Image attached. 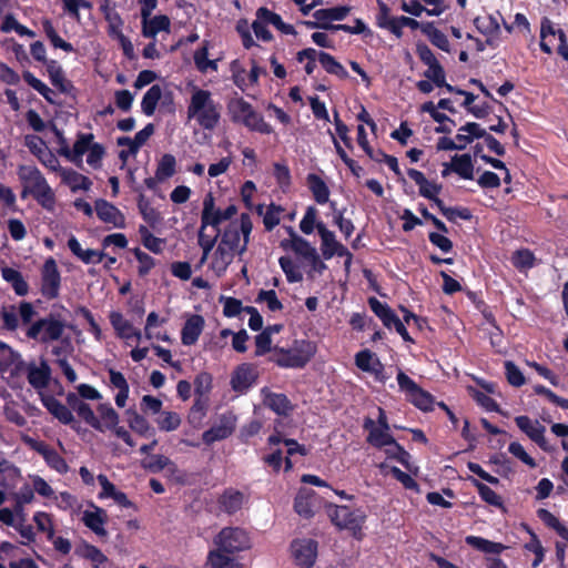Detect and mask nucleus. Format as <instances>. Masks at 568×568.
Returning <instances> with one entry per match:
<instances>
[{
	"mask_svg": "<svg viewBox=\"0 0 568 568\" xmlns=\"http://www.w3.org/2000/svg\"><path fill=\"white\" fill-rule=\"evenodd\" d=\"M252 222L248 214H241L232 221L224 232L199 233L197 243L202 248L199 264H206L207 274L222 277L236 255H242L248 244Z\"/></svg>",
	"mask_w": 568,
	"mask_h": 568,
	"instance_id": "nucleus-1",
	"label": "nucleus"
},
{
	"mask_svg": "<svg viewBox=\"0 0 568 568\" xmlns=\"http://www.w3.org/2000/svg\"><path fill=\"white\" fill-rule=\"evenodd\" d=\"M186 118L204 130H214L221 119V105L209 90L193 85L186 108Z\"/></svg>",
	"mask_w": 568,
	"mask_h": 568,
	"instance_id": "nucleus-2",
	"label": "nucleus"
},
{
	"mask_svg": "<svg viewBox=\"0 0 568 568\" xmlns=\"http://www.w3.org/2000/svg\"><path fill=\"white\" fill-rule=\"evenodd\" d=\"M18 175L23 185V196L29 193L43 209L48 211L54 209V192L36 166L22 165L19 168Z\"/></svg>",
	"mask_w": 568,
	"mask_h": 568,
	"instance_id": "nucleus-3",
	"label": "nucleus"
},
{
	"mask_svg": "<svg viewBox=\"0 0 568 568\" xmlns=\"http://www.w3.org/2000/svg\"><path fill=\"white\" fill-rule=\"evenodd\" d=\"M317 346L308 339H295L290 348L274 347L272 361L283 368H302L316 354Z\"/></svg>",
	"mask_w": 568,
	"mask_h": 568,
	"instance_id": "nucleus-4",
	"label": "nucleus"
},
{
	"mask_svg": "<svg viewBox=\"0 0 568 568\" xmlns=\"http://www.w3.org/2000/svg\"><path fill=\"white\" fill-rule=\"evenodd\" d=\"M229 113L234 122L244 124L252 131L270 134L272 126L255 112L252 105L242 98L232 99L227 105Z\"/></svg>",
	"mask_w": 568,
	"mask_h": 568,
	"instance_id": "nucleus-5",
	"label": "nucleus"
},
{
	"mask_svg": "<svg viewBox=\"0 0 568 568\" xmlns=\"http://www.w3.org/2000/svg\"><path fill=\"white\" fill-rule=\"evenodd\" d=\"M332 523L341 529L349 530L355 537H361L366 514L361 508L348 506H333L328 511Z\"/></svg>",
	"mask_w": 568,
	"mask_h": 568,
	"instance_id": "nucleus-6",
	"label": "nucleus"
},
{
	"mask_svg": "<svg viewBox=\"0 0 568 568\" xmlns=\"http://www.w3.org/2000/svg\"><path fill=\"white\" fill-rule=\"evenodd\" d=\"M220 550L227 554L244 551L251 548L252 542L248 534L237 527L223 528L213 539Z\"/></svg>",
	"mask_w": 568,
	"mask_h": 568,
	"instance_id": "nucleus-7",
	"label": "nucleus"
},
{
	"mask_svg": "<svg viewBox=\"0 0 568 568\" xmlns=\"http://www.w3.org/2000/svg\"><path fill=\"white\" fill-rule=\"evenodd\" d=\"M236 213L234 205H229L224 210H220L215 206V200L212 193L206 194L203 200V210L201 214V226L199 233H207L209 226L217 229V226L227 220H231ZM214 232H219L215 230Z\"/></svg>",
	"mask_w": 568,
	"mask_h": 568,
	"instance_id": "nucleus-8",
	"label": "nucleus"
},
{
	"mask_svg": "<svg viewBox=\"0 0 568 568\" xmlns=\"http://www.w3.org/2000/svg\"><path fill=\"white\" fill-rule=\"evenodd\" d=\"M364 429L368 432L367 443L377 448L390 443L393 435L390 434L386 413L383 408H377V419L366 418L364 420Z\"/></svg>",
	"mask_w": 568,
	"mask_h": 568,
	"instance_id": "nucleus-9",
	"label": "nucleus"
},
{
	"mask_svg": "<svg viewBox=\"0 0 568 568\" xmlns=\"http://www.w3.org/2000/svg\"><path fill=\"white\" fill-rule=\"evenodd\" d=\"M540 48L545 53H551L555 40H558L557 51L568 61V43L565 32L556 28L555 24L547 18L542 19L540 26Z\"/></svg>",
	"mask_w": 568,
	"mask_h": 568,
	"instance_id": "nucleus-10",
	"label": "nucleus"
},
{
	"mask_svg": "<svg viewBox=\"0 0 568 568\" xmlns=\"http://www.w3.org/2000/svg\"><path fill=\"white\" fill-rule=\"evenodd\" d=\"M64 325L54 318H42L34 322L27 331V336L31 339L48 343L61 337Z\"/></svg>",
	"mask_w": 568,
	"mask_h": 568,
	"instance_id": "nucleus-11",
	"label": "nucleus"
},
{
	"mask_svg": "<svg viewBox=\"0 0 568 568\" xmlns=\"http://www.w3.org/2000/svg\"><path fill=\"white\" fill-rule=\"evenodd\" d=\"M291 552L300 568H311L317 558V542L312 539H296L291 544Z\"/></svg>",
	"mask_w": 568,
	"mask_h": 568,
	"instance_id": "nucleus-12",
	"label": "nucleus"
},
{
	"mask_svg": "<svg viewBox=\"0 0 568 568\" xmlns=\"http://www.w3.org/2000/svg\"><path fill=\"white\" fill-rule=\"evenodd\" d=\"M94 136L91 133H79L73 148H70L63 140L59 149V154L74 163L77 166H81L83 162V155L88 153L89 148L93 143Z\"/></svg>",
	"mask_w": 568,
	"mask_h": 568,
	"instance_id": "nucleus-13",
	"label": "nucleus"
},
{
	"mask_svg": "<svg viewBox=\"0 0 568 568\" xmlns=\"http://www.w3.org/2000/svg\"><path fill=\"white\" fill-rule=\"evenodd\" d=\"M61 276L54 258L45 260L41 268V292L47 298H54L59 294Z\"/></svg>",
	"mask_w": 568,
	"mask_h": 568,
	"instance_id": "nucleus-14",
	"label": "nucleus"
},
{
	"mask_svg": "<svg viewBox=\"0 0 568 568\" xmlns=\"http://www.w3.org/2000/svg\"><path fill=\"white\" fill-rule=\"evenodd\" d=\"M355 365L361 371L371 374L376 382L384 384L388 379L384 365L377 355L369 349L361 351L355 355Z\"/></svg>",
	"mask_w": 568,
	"mask_h": 568,
	"instance_id": "nucleus-15",
	"label": "nucleus"
},
{
	"mask_svg": "<svg viewBox=\"0 0 568 568\" xmlns=\"http://www.w3.org/2000/svg\"><path fill=\"white\" fill-rule=\"evenodd\" d=\"M94 211L98 219L108 224L110 229H124L125 216L112 203L106 200L99 199L94 202Z\"/></svg>",
	"mask_w": 568,
	"mask_h": 568,
	"instance_id": "nucleus-16",
	"label": "nucleus"
},
{
	"mask_svg": "<svg viewBox=\"0 0 568 568\" xmlns=\"http://www.w3.org/2000/svg\"><path fill=\"white\" fill-rule=\"evenodd\" d=\"M316 230L321 237V251L325 260L335 255L343 257L344 254H347V248L336 240L334 232L329 231L323 222L320 221L316 224Z\"/></svg>",
	"mask_w": 568,
	"mask_h": 568,
	"instance_id": "nucleus-17",
	"label": "nucleus"
},
{
	"mask_svg": "<svg viewBox=\"0 0 568 568\" xmlns=\"http://www.w3.org/2000/svg\"><path fill=\"white\" fill-rule=\"evenodd\" d=\"M235 426L236 417L231 413L223 414L210 429L203 433V440L206 444H212L225 439L232 435Z\"/></svg>",
	"mask_w": 568,
	"mask_h": 568,
	"instance_id": "nucleus-18",
	"label": "nucleus"
},
{
	"mask_svg": "<svg viewBox=\"0 0 568 568\" xmlns=\"http://www.w3.org/2000/svg\"><path fill=\"white\" fill-rule=\"evenodd\" d=\"M515 422L519 429L524 432L532 442H535L544 450H548V443L545 438V427L535 419L528 416H518Z\"/></svg>",
	"mask_w": 568,
	"mask_h": 568,
	"instance_id": "nucleus-19",
	"label": "nucleus"
},
{
	"mask_svg": "<svg viewBox=\"0 0 568 568\" xmlns=\"http://www.w3.org/2000/svg\"><path fill=\"white\" fill-rule=\"evenodd\" d=\"M256 377L257 373L255 367L252 364L243 363L232 373V389L237 393H244L255 383Z\"/></svg>",
	"mask_w": 568,
	"mask_h": 568,
	"instance_id": "nucleus-20",
	"label": "nucleus"
},
{
	"mask_svg": "<svg viewBox=\"0 0 568 568\" xmlns=\"http://www.w3.org/2000/svg\"><path fill=\"white\" fill-rule=\"evenodd\" d=\"M109 320L115 334L119 338L129 342L131 338H135L140 342L142 334L139 329L134 328L132 323L128 321L122 313L112 311L109 314Z\"/></svg>",
	"mask_w": 568,
	"mask_h": 568,
	"instance_id": "nucleus-21",
	"label": "nucleus"
},
{
	"mask_svg": "<svg viewBox=\"0 0 568 568\" xmlns=\"http://www.w3.org/2000/svg\"><path fill=\"white\" fill-rule=\"evenodd\" d=\"M26 369L28 382L32 387L43 389L48 386L51 369L44 359H41L39 363H28Z\"/></svg>",
	"mask_w": 568,
	"mask_h": 568,
	"instance_id": "nucleus-22",
	"label": "nucleus"
},
{
	"mask_svg": "<svg viewBox=\"0 0 568 568\" xmlns=\"http://www.w3.org/2000/svg\"><path fill=\"white\" fill-rule=\"evenodd\" d=\"M30 444L31 447L43 457L49 467L59 474H65L68 471L69 467L67 462L57 450L50 448L42 442L31 440Z\"/></svg>",
	"mask_w": 568,
	"mask_h": 568,
	"instance_id": "nucleus-23",
	"label": "nucleus"
},
{
	"mask_svg": "<svg viewBox=\"0 0 568 568\" xmlns=\"http://www.w3.org/2000/svg\"><path fill=\"white\" fill-rule=\"evenodd\" d=\"M351 11L347 6L332 7L325 9H318L313 13L314 19L320 21L321 29L334 30L333 21H341L345 19Z\"/></svg>",
	"mask_w": 568,
	"mask_h": 568,
	"instance_id": "nucleus-24",
	"label": "nucleus"
},
{
	"mask_svg": "<svg viewBox=\"0 0 568 568\" xmlns=\"http://www.w3.org/2000/svg\"><path fill=\"white\" fill-rule=\"evenodd\" d=\"M120 423V416L110 403H101L97 406V426L92 428L104 433L115 428Z\"/></svg>",
	"mask_w": 568,
	"mask_h": 568,
	"instance_id": "nucleus-25",
	"label": "nucleus"
},
{
	"mask_svg": "<svg viewBox=\"0 0 568 568\" xmlns=\"http://www.w3.org/2000/svg\"><path fill=\"white\" fill-rule=\"evenodd\" d=\"M204 328V318L201 315L193 314L189 316L182 327L181 341L185 346L195 344Z\"/></svg>",
	"mask_w": 568,
	"mask_h": 568,
	"instance_id": "nucleus-26",
	"label": "nucleus"
},
{
	"mask_svg": "<svg viewBox=\"0 0 568 568\" xmlns=\"http://www.w3.org/2000/svg\"><path fill=\"white\" fill-rule=\"evenodd\" d=\"M263 404L277 415H287L292 410V405L286 395L273 393L268 388L261 389Z\"/></svg>",
	"mask_w": 568,
	"mask_h": 568,
	"instance_id": "nucleus-27",
	"label": "nucleus"
},
{
	"mask_svg": "<svg viewBox=\"0 0 568 568\" xmlns=\"http://www.w3.org/2000/svg\"><path fill=\"white\" fill-rule=\"evenodd\" d=\"M82 521L98 536L106 535V530L104 528L106 523V513L104 509L97 506H91V508L83 511Z\"/></svg>",
	"mask_w": 568,
	"mask_h": 568,
	"instance_id": "nucleus-28",
	"label": "nucleus"
},
{
	"mask_svg": "<svg viewBox=\"0 0 568 568\" xmlns=\"http://www.w3.org/2000/svg\"><path fill=\"white\" fill-rule=\"evenodd\" d=\"M43 406L52 414L60 423L64 425L75 424L72 410L55 397L47 395L41 398Z\"/></svg>",
	"mask_w": 568,
	"mask_h": 568,
	"instance_id": "nucleus-29",
	"label": "nucleus"
},
{
	"mask_svg": "<svg viewBox=\"0 0 568 568\" xmlns=\"http://www.w3.org/2000/svg\"><path fill=\"white\" fill-rule=\"evenodd\" d=\"M270 453L263 457L265 464L278 473L282 468L283 460L285 462L284 452L281 446L283 445L282 436L280 434L271 435L267 439Z\"/></svg>",
	"mask_w": 568,
	"mask_h": 568,
	"instance_id": "nucleus-30",
	"label": "nucleus"
},
{
	"mask_svg": "<svg viewBox=\"0 0 568 568\" xmlns=\"http://www.w3.org/2000/svg\"><path fill=\"white\" fill-rule=\"evenodd\" d=\"M170 28V19L164 14L142 18V34L145 38L155 39L161 32L169 33Z\"/></svg>",
	"mask_w": 568,
	"mask_h": 568,
	"instance_id": "nucleus-31",
	"label": "nucleus"
},
{
	"mask_svg": "<svg viewBox=\"0 0 568 568\" xmlns=\"http://www.w3.org/2000/svg\"><path fill=\"white\" fill-rule=\"evenodd\" d=\"M291 237L288 240H283L281 242V246L284 250H291L297 255L302 256L304 260H307L313 253L316 251L311 243L297 235L292 227L288 229Z\"/></svg>",
	"mask_w": 568,
	"mask_h": 568,
	"instance_id": "nucleus-32",
	"label": "nucleus"
},
{
	"mask_svg": "<svg viewBox=\"0 0 568 568\" xmlns=\"http://www.w3.org/2000/svg\"><path fill=\"white\" fill-rule=\"evenodd\" d=\"M474 23L477 30L487 37V44L493 45L500 33L498 17L491 14L478 17L474 20Z\"/></svg>",
	"mask_w": 568,
	"mask_h": 568,
	"instance_id": "nucleus-33",
	"label": "nucleus"
},
{
	"mask_svg": "<svg viewBox=\"0 0 568 568\" xmlns=\"http://www.w3.org/2000/svg\"><path fill=\"white\" fill-rule=\"evenodd\" d=\"M108 373L111 386L118 389V393L114 396L115 405L120 408H123L126 405V400L129 398L130 393V387L126 382V378L121 372H118L113 368H110Z\"/></svg>",
	"mask_w": 568,
	"mask_h": 568,
	"instance_id": "nucleus-34",
	"label": "nucleus"
},
{
	"mask_svg": "<svg viewBox=\"0 0 568 568\" xmlns=\"http://www.w3.org/2000/svg\"><path fill=\"white\" fill-rule=\"evenodd\" d=\"M484 134L485 130L478 123L469 122L460 126L455 135L458 150H464L474 139L481 138Z\"/></svg>",
	"mask_w": 568,
	"mask_h": 568,
	"instance_id": "nucleus-35",
	"label": "nucleus"
},
{
	"mask_svg": "<svg viewBox=\"0 0 568 568\" xmlns=\"http://www.w3.org/2000/svg\"><path fill=\"white\" fill-rule=\"evenodd\" d=\"M75 555L91 561L94 568H101L108 561L106 556L98 547L85 541L75 547Z\"/></svg>",
	"mask_w": 568,
	"mask_h": 568,
	"instance_id": "nucleus-36",
	"label": "nucleus"
},
{
	"mask_svg": "<svg viewBox=\"0 0 568 568\" xmlns=\"http://www.w3.org/2000/svg\"><path fill=\"white\" fill-rule=\"evenodd\" d=\"M60 176L71 191H89L92 182L84 175L78 173L72 169L61 170Z\"/></svg>",
	"mask_w": 568,
	"mask_h": 568,
	"instance_id": "nucleus-37",
	"label": "nucleus"
},
{
	"mask_svg": "<svg viewBox=\"0 0 568 568\" xmlns=\"http://www.w3.org/2000/svg\"><path fill=\"white\" fill-rule=\"evenodd\" d=\"M1 276L6 282H8L12 286L17 295L24 296L28 294L29 285L24 281L22 274L19 271L6 266L1 268Z\"/></svg>",
	"mask_w": 568,
	"mask_h": 568,
	"instance_id": "nucleus-38",
	"label": "nucleus"
},
{
	"mask_svg": "<svg viewBox=\"0 0 568 568\" xmlns=\"http://www.w3.org/2000/svg\"><path fill=\"white\" fill-rule=\"evenodd\" d=\"M223 550H210L206 558V566L209 568H243V565L233 558L229 557Z\"/></svg>",
	"mask_w": 568,
	"mask_h": 568,
	"instance_id": "nucleus-39",
	"label": "nucleus"
},
{
	"mask_svg": "<svg viewBox=\"0 0 568 568\" xmlns=\"http://www.w3.org/2000/svg\"><path fill=\"white\" fill-rule=\"evenodd\" d=\"M314 497L315 493L312 489L303 488L298 491L294 508L296 513L305 518L313 516L314 514Z\"/></svg>",
	"mask_w": 568,
	"mask_h": 568,
	"instance_id": "nucleus-40",
	"label": "nucleus"
},
{
	"mask_svg": "<svg viewBox=\"0 0 568 568\" xmlns=\"http://www.w3.org/2000/svg\"><path fill=\"white\" fill-rule=\"evenodd\" d=\"M307 186L318 204H325L329 199V190L326 183L316 174H308Z\"/></svg>",
	"mask_w": 568,
	"mask_h": 568,
	"instance_id": "nucleus-41",
	"label": "nucleus"
},
{
	"mask_svg": "<svg viewBox=\"0 0 568 568\" xmlns=\"http://www.w3.org/2000/svg\"><path fill=\"white\" fill-rule=\"evenodd\" d=\"M256 17L258 19H261V21L266 22L267 24L274 26L277 30H280L284 34H293L294 33V28L291 24L283 22L282 18L277 13H275L266 8H260L256 11Z\"/></svg>",
	"mask_w": 568,
	"mask_h": 568,
	"instance_id": "nucleus-42",
	"label": "nucleus"
},
{
	"mask_svg": "<svg viewBox=\"0 0 568 568\" xmlns=\"http://www.w3.org/2000/svg\"><path fill=\"white\" fill-rule=\"evenodd\" d=\"M452 171L464 180L474 179V165L469 154L455 155L452 160Z\"/></svg>",
	"mask_w": 568,
	"mask_h": 568,
	"instance_id": "nucleus-43",
	"label": "nucleus"
},
{
	"mask_svg": "<svg viewBox=\"0 0 568 568\" xmlns=\"http://www.w3.org/2000/svg\"><path fill=\"white\" fill-rule=\"evenodd\" d=\"M466 544L485 554L498 555L506 549V546L500 542L490 541L477 536H467Z\"/></svg>",
	"mask_w": 568,
	"mask_h": 568,
	"instance_id": "nucleus-44",
	"label": "nucleus"
},
{
	"mask_svg": "<svg viewBox=\"0 0 568 568\" xmlns=\"http://www.w3.org/2000/svg\"><path fill=\"white\" fill-rule=\"evenodd\" d=\"M423 33L428 38V40L438 49L449 52V41L444 32L437 29L432 22H428L422 27Z\"/></svg>",
	"mask_w": 568,
	"mask_h": 568,
	"instance_id": "nucleus-45",
	"label": "nucleus"
},
{
	"mask_svg": "<svg viewBox=\"0 0 568 568\" xmlns=\"http://www.w3.org/2000/svg\"><path fill=\"white\" fill-rule=\"evenodd\" d=\"M162 97V89L160 85H152L143 95L141 101L142 112L151 116L154 114L156 105Z\"/></svg>",
	"mask_w": 568,
	"mask_h": 568,
	"instance_id": "nucleus-46",
	"label": "nucleus"
},
{
	"mask_svg": "<svg viewBox=\"0 0 568 568\" xmlns=\"http://www.w3.org/2000/svg\"><path fill=\"white\" fill-rule=\"evenodd\" d=\"M369 306L388 328H392L395 321L399 320V317L386 304L375 297L369 300Z\"/></svg>",
	"mask_w": 568,
	"mask_h": 568,
	"instance_id": "nucleus-47",
	"label": "nucleus"
},
{
	"mask_svg": "<svg viewBox=\"0 0 568 568\" xmlns=\"http://www.w3.org/2000/svg\"><path fill=\"white\" fill-rule=\"evenodd\" d=\"M424 77L430 80L436 87H444L448 92L455 91V87L446 82L445 71L438 61L427 65Z\"/></svg>",
	"mask_w": 568,
	"mask_h": 568,
	"instance_id": "nucleus-48",
	"label": "nucleus"
},
{
	"mask_svg": "<svg viewBox=\"0 0 568 568\" xmlns=\"http://www.w3.org/2000/svg\"><path fill=\"white\" fill-rule=\"evenodd\" d=\"M144 467L153 473L166 470L171 475L178 470L176 465L164 455H152L148 462H145Z\"/></svg>",
	"mask_w": 568,
	"mask_h": 568,
	"instance_id": "nucleus-49",
	"label": "nucleus"
},
{
	"mask_svg": "<svg viewBox=\"0 0 568 568\" xmlns=\"http://www.w3.org/2000/svg\"><path fill=\"white\" fill-rule=\"evenodd\" d=\"M24 81L36 91H38L49 103H55V93L44 82L36 78L30 71L23 72Z\"/></svg>",
	"mask_w": 568,
	"mask_h": 568,
	"instance_id": "nucleus-50",
	"label": "nucleus"
},
{
	"mask_svg": "<svg viewBox=\"0 0 568 568\" xmlns=\"http://www.w3.org/2000/svg\"><path fill=\"white\" fill-rule=\"evenodd\" d=\"M468 480L477 488V491L480 496V498L495 507L501 508L503 507V499L499 495H497L491 488H489L487 485L480 483L476 478L469 477Z\"/></svg>",
	"mask_w": 568,
	"mask_h": 568,
	"instance_id": "nucleus-51",
	"label": "nucleus"
},
{
	"mask_svg": "<svg viewBox=\"0 0 568 568\" xmlns=\"http://www.w3.org/2000/svg\"><path fill=\"white\" fill-rule=\"evenodd\" d=\"M0 30L4 33L14 31L20 37H29L34 38L36 33L27 28L26 26L18 22V20L12 14H6L3 17L2 23L0 26Z\"/></svg>",
	"mask_w": 568,
	"mask_h": 568,
	"instance_id": "nucleus-52",
	"label": "nucleus"
},
{
	"mask_svg": "<svg viewBox=\"0 0 568 568\" xmlns=\"http://www.w3.org/2000/svg\"><path fill=\"white\" fill-rule=\"evenodd\" d=\"M243 501V494L232 489L226 490L220 500L222 508L230 514L237 511L242 507Z\"/></svg>",
	"mask_w": 568,
	"mask_h": 568,
	"instance_id": "nucleus-53",
	"label": "nucleus"
},
{
	"mask_svg": "<svg viewBox=\"0 0 568 568\" xmlns=\"http://www.w3.org/2000/svg\"><path fill=\"white\" fill-rule=\"evenodd\" d=\"M377 6L378 13L376 14V24L379 28L386 29L389 32H392L393 29H396L395 22L397 17H393L390 14L389 7L383 0H377Z\"/></svg>",
	"mask_w": 568,
	"mask_h": 568,
	"instance_id": "nucleus-54",
	"label": "nucleus"
},
{
	"mask_svg": "<svg viewBox=\"0 0 568 568\" xmlns=\"http://www.w3.org/2000/svg\"><path fill=\"white\" fill-rule=\"evenodd\" d=\"M155 422L160 430L173 432L180 427L181 416L175 412H161Z\"/></svg>",
	"mask_w": 568,
	"mask_h": 568,
	"instance_id": "nucleus-55",
	"label": "nucleus"
},
{
	"mask_svg": "<svg viewBox=\"0 0 568 568\" xmlns=\"http://www.w3.org/2000/svg\"><path fill=\"white\" fill-rule=\"evenodd\" d=\"M318 61L322 67L331 74L344 78L347 75L345 68L335 60V58L326 52L321 51L318 53Z\"/></svg>",
	"mask_w": 568,
	"mask_h": 568,
	"instance_id": "nucleus-56",
	"label": "nucleus"
},
{
	"mask_svg": "<svg viewBox=\"0 0 568 568\" xmlns=\"http://www.w3.org/2000/svg\"><path fill=\"white\" fill-rule=\"evenodd\" d=\"M209 47L205 43L202 48L194 53V63L199 71L206 72L209 70L216 71L217 62L215 60H209Z\"/></svg>",
	"mask_w": 568,
	"mask_h": 568,
	"instance_id": "nucleus-57",
	"label": "nucleus"
},
{
	"mask_svg": "<svg viewBox=\"0 0 568 568\" xmlns=\"http://www.w3.org/2000/svg\"><path fill=\"white\" fill-rule=\"evenodd\" d=\"M278 263L290 283H297L302 281L303 274L290 256L280 257Z\"/></svg>",
	"mask_w": 568,
	"mask_h": 568,
	"instance_id": "nucleus-58",
	"label": "nucleus"
},
{
	"mask_svg": "<svg viewBox=\"0 0 568 568\" xmlns=\"http://www.w3.org/2000/svg\"><path fill=\"white\" fill-rule=\"evenodd\" d=\"M0 365L14 366L19 371L23 368L24 362L18 352L6 344L0 351Z\"/></svg>",
	"mask_w": 568,
	"mask_h": 568,
	"instance_id": "nucleus-59",
	"label": "nucleus"
},
{
	"mask_svg": "<svg viewBox=\"0 0 568 568\" xmlns=\"http://www.w3.org/2000/svg\"><path fill=\"white\" fill-rule=\"evenodd\" d=\"M407 399L422 410L433 409L434 399L432 395L419 386L409 395V397H407Z\"/></svg>",
	"mask_w": 568,
	"mask_h": 568,
	"instance_id": "nucleus-60",
	"label": "nucleus"
},
{
	"mask_svg": "<svg viewBox=\"0 0 568 568\" xmlns=\"http://www.w3.org/2000/svg\"><path fill=\"white\" fill-rule=\"evenodd\" d=\"M33 521L40 532L47 535L48 539H52L54 535V526L51 516L44 511H37L33 514Z\"/></svg>",
	"mask_w": 568,
	"mask_h": 568,
	"instance_id": "nucleus-61",
	"label": "nucleus"
},
{
	"mask_svg": "<svg viewBox=\"0 0 568 568\" xmlns=\"http://www.w3.org/2000/svg\"><path fill=\"white\" fill-rule=\"evenodd\" d=\"M318 51L313 48H307L300 51L296 59L300 63H304V69L307 74H312L316 68V61L318 60Z\"/></svg>",
	"mask_w": 568,
	"mask_h": 568,
	"instance_id": "nucleus-62",
	"label": "nucleus"
},
{
	"mask_svg": "<svg viewBox=\"0 0 568 568\" xmlns=\"http://www.w3.org/2000/svg\"><path fill=\"white\" fill-rule=\"evenodd\" d=\"M384 452L387 455L388 458L396 459L403 465L407 464V460L409 458L408 453L395 440L393 437L390 439V443H387L384 445Z\"/></svg>",
	"mask_w": 568,
	"mask_h": 568,
	"instance_id": "nucleus-63",
	"label": "nucleus"
},
{
	"mask_svg": "<svg viewBox=\"0 0 568 568\" xmlns=\"http://www.w3.org/2000/svg\"><path fill=\"white\" fill-rule=\"evenodd\" d=\"M0 318L3 326L9 331H16L19 327L18 308L14 305L2 307L0 311Z\"/></svg>",
	"mask_w": 568,
	"mask_h": 568,
	"instance_id": "nucleus-64",
	"label": "nucleus"
}]
</instances>
